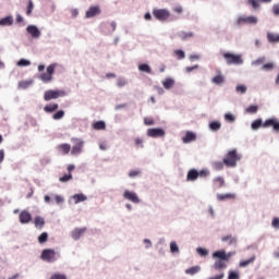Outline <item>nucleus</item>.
<instances>
[{"instance_id": "f257e3e1", "label": "nucleus", "mask_w": 279, "mask_h": 279, "mask_svg": "<svg viewBox=\"0 0 279 279\" xmlns=\"http://www.w3.org/2000/svg\"><path fill=\"white\" fill-rule=\"evenodd\" d=\"M234 254H236V252L226 253V251H217V252L213 253V257L218 258L215 262L214 267L216 269H226L228 267V265L226 263H228V260H230V258H232V256H234Z\"/></svg>"}, {"instance_id": "f03ea898", "label": "nucleus", "mask_w": 279, "mask_h": 279, "mask_svg": "<svg viewBox=\"0 0 279 279\" xmlns=\"http://www.w3.org/2000/svg\"><path fill=\"white\" fill-rule=\"evenodd\" d=\"M239 160H241V155H239L236 148H234L227 153L223 158V165H226V167L234 168Z\"/></svg>"}, {"instance_id": "7ed1b4c3", "label": "nucleus", "mask_w": 279, "mask_h": 279, "mask_svg": "<svg viewBox=\"0 0 279 279\" xmlns=\"http://www.w3.org/2000/svg\"><path fill=\"white\" fill-rule=\"evenodd\" d=\"M208 175H210V171L208 169H203L201 171H197V169L193 168L189 170L186 174V181L195 182L198 178H208Z\"/></svg>"}, {"instance_id": "20e7f679", "label": "nucleus", "mask_w": 279, "mask_h": 279, "mask_svg": "<svg viewBox=\"0 0 279 279\" xmlns=\"http://www.w3.org/2000/svg\"><path fill=\"white\" fill-rule=\"evenodd\" d=\"M44 263H56L60 258V253H56L53 248H45L40 255Z\"/></svg>"}, {"instance_id": "39448f33", "label": "nucleus", "mask_w": 279, "mask_h": 279, "mask_svg": "<svg viewBox=\"0 0 279 279\" xmlns=\"http://www.w3.org/2000/svg\"><path fill=\"white\" fill-rule=\"evenodd\" d=\"M258 17L256 15H241L236 19L235 25L241 27L242 25H257Z\"/></svg>"}, {"instance_id": "423d86ee", "label": "nucleus", "mask_w": 279, "mask_h": 279, "mask_svg": "<svg viewBox=\"0 0 279 279\" xmlns=\"http://www.w3.org/2000/svg\"><path fill=\"white\" fill-rule=\"evenodd\" d=\"M153 16H155L157 21L165 23L169 19H171V12L169 11V9H154Z\"/></svg>"}, {"instance_id": "0eeeda50", "label": "nucleus", "mask_w": 279, "mask_h": 279, "mask_svg": "<svg viewBox=\"0 0 279 279\" xmlns=\"http://www.w3.org/2000/svg\"><path fill=\"white\" fill-rule=\"evenodd\" d=\"M223 58L227 64H243V57L241 54H234L232 52H226Z\"/></svg>"}, {"instance_id": "6e6552de", "label": "nucleus", "mask_w": 279, "mask_h": 279, "mask_svg": "<svg viewBox=\"0 0 279 279\" xmlns=\"http://www.w3.org/2000/svg\"><path fill=\"white\" fill-rule=\"evenodd\" d=\"M123 199H126V202H131L132 204H141V198L138 197V194L134 191L124 190L122 194Z\"/></svg>"}, {"instance_id": "1a4fd4ad", "label": "nucleus", "mask_w": 279, "mask_h": 279, "mask_svg": "<svg viewBox=\"0 0 279 279\" xmlns=\"http://www.w3.org/2000/svg\"><path fill=\"white\" fill-rule=\"evenodd\" d=\"M72 143H74L75 145L71 149V155L80 156V154H82V149H84V142L82 141V138L72 137Z\"/></svg>"}, {"instance_id": "9d476101", "label": "nucleus", "mask_w": 279, "mask_h": 279, "mask_svg": "<svg viewBox=\"0 0 279 279\" xmlns=\"http://www.w3.org/2000/svg\"><path fill=\"white\" fill-rule=\"evenodd\" d=\"M64 95H65L64 90L49 89L45 92L44 99L45 101H51V99H58L60 97H64Z\"/></svg>"}, {"instance_id": "9b49d317", "label": "nucleus", "mask_w": 279, "mask_h": 279, "mask_svg": "<svg viewBox=\"0 0 279 279\" xmlns=\"http://www.w3.org/2000/svg\"><path fill=\"white\" fill-rule=\"evenodd\" d=\"M86 230H88L86 227H76L71 231L70 236L71 239H73V241H80V239H82V236H84V234L86 233Z\"/></svg>"}, {"instance_id": "f8f14e48", "label": "nucleus", "mask_w": 279, "mask_h": 279, "mask_svg": "<svg viewBox=\"0 0 279 279\" xmlns=\"http://www.w3.org/2000/svg\"><path fill=\"white\" fill-rule=\"evenodd\" d=\"M263 128H272L274 132L279 134V120L278 118H270L263 123Z\"/></svg>"}, {"instance_id": "ddd939ff", "label": "nucleus", "mask_w": 279, "mask_h": 279, "mask_svg": "<svg viewBox=\"0 0 279 279\" xmlns=\"http://www.w3.org/2000/svg\"><path fill=\"white\" fill-rule=\"evenodd\" d=\"M99 14H101V8H99V5L89 7L85 13V17L95 19V16H99Z\"/></svg>"}, {"instance_id": "4468645a", "label": "nucleus", "mask_w": 279, "mask_h": 279, "mask_svg": "<svg viewBox=\"0 0 279 279\" xmlns=\"http://www.w3.org/2000/svg\"><path fill=\"white\" fill-rule=\"evenodd\" d=\"M147 136H149L150 138H160L162 136H165V130L162 129H148L147 130Z\"/></svg>"}, {"instance_id": "2eb2a0df", "label": "nucleus", "mask_w": 279, "mask_h": 279, "mask_svg": "<svg viewBox=\"0 0 279 279\" xmlns=\"http://www.w3.org/2000/svg\"><path fill=\"white\" fill-rule=\"evenodd\" d=\"M27 34L32 36V38L38 39L41 36L40 29H38V26L36 25H28L26 27Z\"/></svg>"}, {"instance_id": "dca6fc26", "label": "nucleus", "mask_w": 279, "mask_h": 279, "mask_svg": "<svg viewBox=\"0 0 279 279\" xmlns=\"http://www.w3.org/2000/svg\"><path fill=\"white\" fill-rule=\"evenodd\" d=\"M20 223L27 225L29 221H32V214L27 210H23L19 215Z\"/></svg>"}, {"instance_id": "f3484780", "label": "nucleus", "mask_w": 279, "mask_h": 279, "mask_svg": "<svg viewBox=\"0 0 279 279\" xmlns=\"http://www.w3.org/2000/svg\"><path fill=\"white\" fill-rule=\"evenodd\" d=\"M14 25V17L12 15L0 19V27H10Z\"/></svg>"}, {"instance_id": "a211bd4d", "label": "nucleus", "mask_w": 279, "mask_h": 279, "mask_svg": "<svg viewBox=\"0 0 279 279\" xmlns=\"http://www.w3.org/2000/svg\"><path fill=\"white\" fill-rule=\"evenodd\" d=\"M247 5H251L253 10H258L260 3H271V0H247Z\"/></svg>"}, {"instance_id": "6ab92c4d", "label": "nucleus", "mask_w": 279, "mask_h": 279, "mask_svg": "<svg viewBox=\"0 0 279 279\" xmlns=\"http://www.w3.org/2000/svg\"><path fill=\"white\" fill-rule=\"evenodd\" d=\"M218 202H226L230 199H236V194L234 193H227V194H217Z\"/></svg>"}, {"instance_id": "aec40b11", "label": "nucleus", "mask_w": 279, "mask_h": 279, "mask_svg": "<svg viewBox=\"0 0 279 279\" xmlns=\"http://www.w3.org/2000/svg\"><path fill=\"white\" fill-rule=\"evenodd\" d=\"M163 88H166V90H171V88H173V86H175V80H173L172 77H167L165 81L161 82Z\"/></svg>"}, {"instance_id": "412c9836", "label": "nucleus", "mask_w": 279, "mask_h": 279, "mask_svg": "<svg viewBox=\"0 0 279 279\" xmlns=\"http://www.w3.org/2000/svg\"><path fill=\"white\" fill-rule=\"evenodd\" d=\"M195 138H197V135H195V133H193L191 131H187L185 133V136L182 137V142L185 144L193 143V141H195Z\"/></svg>"}, {"instance_id": "4be33fe9", "label": "nucleus", "mask_w": 279, "mask_h": 279, "mask_svg": "<svg viewBox=\"0 0 279 279\" xmlns=\"http://www.w3.org/2000/svg\"><path fill=\"white\" fill-rule=\"evenodd\" d=\"M34 223H35V228H37V230H43V228H45V218H43L40 216H36L34 219Z\"/></svg>"}, {"instance_id": "5701e85b", "label": "nucleus", "mask_w": 279, "mask_h": 279, "mask_svg": "<svg viewBox=\"0 0 279 279\" xmlns=\"http://www.w3.org/2000/svg\"><path fill=\"white\" fill-rule=\"evenodd\" d=\"M70 199L74 201V204H80L82 202H86V199H88V197L84 194H74L73 196H71Z\"/></svg>"}, {"instance_id": "b1692460", "label": "nucleus", "mask_w": 279, "mask_h": 279, "mask_svg": "<svg viewBox=\"0 0 279 279\" xmlns=\"http://www.w3.org/2000/svg\"><path fill=\"white\" fill-rule=\"evenodd\" d=\"M211 82L214 84H217V86H221V84H223V82H226V76H223V74H221L220 72L218 73V75L214 76L211 78Z\"/></svg>"}, {"instance_id": "393cba45", "label": "nucleus", "mask_w": 279, "mask_h": 279, "mask_svg": "<svg viewBox=\"0 0 279 279\" xmlns=\"http://www.w3.org/2000/svg\"><path fill=\"white\" fill-rule=\"evenodd\" d=\"M267 40L268 43L276 45L277 43H279V34L267 33Z\"/></svg>"}, {"instance_id": "a878e982", "label": "nucleus", "mask_w": 279, "mask_h": 279, "mask_svg": "<svg viewBox=\"0 0 279 279\" xmlns=\"http://www.w3.org/2000/svg\"><path fill=\"white\" fill-rule=\"evenodd\" d=\"M58 108H59L58 104H49L44 107V112L51 114V112H56Z\"/></svg>"}, {"instance_id": "bb28decb", "label": "nucleus", "mask_w": 279, "mask_h": 279, "mask_svg": "<svg viewBox=\"0 0 279 279\" xmlns=\"http://www.w3.org/2000/svg\"><path fill=\"white\" fill-rule=\"evenodd\" d=\"M226 185V180L221 177H217L214 179V186L215 189H221Z\"/></svg>"}, {"instance_id": "cd10ccee", "label": "nucleus", "mask_w": 279, "mask_h": 279, "mask_svg": "<svg viewBox=\"0 0 279 279\" xmlns=\"http://www.w3.org/2000/svg\"><path fill=\"white\" fill-rule=\"evenodd\" d=\"M201 269L202 268L199 266H194V267L185 269V274L187 276H195V274H199Z\"/></svg>"}, {"instance_id": "c85d7f7f", "label": "nucleus", "mask_w": 279, "mask_h": 279, "mask_svg": "<svg viewBox=\"0 0 279 279\" xmlns=\"http://www.w3.org/2000/svg\"><path fill=\"white\" fill-rule=\"evenodd\" d=\"M138 71H141L142 73H148L149 75H151V66H149V64L147 63L140 64Z\"/></svg>"}, {"instance_id": "c756f323", "label": "nucleus", "mask_w": 279, "mask_h": 279, "mask_svg": "<svg viewBox=\"0 0 279 279\" xmlns=\"http://www.w3.org/2000/svg\"><path fill=\"white\" fill-rule=\"evenodd\" d=\"M170 252L171 254H180V246H178V242L172 241L170 243Z\"/></svg>"}, {"instance_id": "7c9ffc66", "label": "nucleus", "mask_w": 279, "mask_h": 279, "mask_svg": "<svg viewBox=\"0 0 279 279\" xmlns=\"http://www.w3.org/2000/svg\"><path fill=\"white\" fill-rule=\"evenodd\" d=\"M32 84H34V81H21L19 83V88L26 90V88H29Z\"/></svg>"}, {"instance_id": "2f4dec72", "label": "nucleus", "mask_w": 279, "mask_h": 279, "mask_svg": "<svg viewBox=\"0 0 279 279\" xmlns=\"http://www.w3.org/2000/svg\"><path fill=\"white\" fill-rule=\"evenodd\" d=\"M179 38H181V40H189V38H193V32H181L179 33Z\"/></svg>"}, {"instance_id": "473e14b6", "label": "nucleus", "mask_w": 279, "mask_h": 279, "mask_svg": "<svg viewBox=\"0 0 279 279\" xmlns=\"http://www.w3.org/2000/svg\"><path fill=\"white\" fill-rule=\"evenodd\" d=\"M221 241H223V243L229 241V245H236V238H233L232 235H226L221 239Z\"/></svg>"}, {"instance_id": "72a5a7b5", "label": "nucleus", "mask_w": 279, "mask_h": 279, "mask_svg": "<svg viewBox=\"0 0 279 279\" xmlns=\"http://www.w3.org/2000/svg\"><path fill=\"white\" fill-rule=\"evenodd\" d=\"M251 128H252V130H258V129L263 128V120L257 119V120L253 121L251 124Z\"/></svg>"}, {"instance_id": "f704fd0d", "label": "nucleus", "mask_w": 279, "mask_h": 279, "mask_svg": "<svg viewBox=\"0 0 279 279\" xmlns=\"http://www.w3.org/2000/svg\"><path fill=\"white\" fill-rule=\"evenodd\" d=\"M51 78H52L51 74H48V73H43V74L39 76V80H40L41 82H44L45 84L51 82Z\"/></svg>"}, {"instance_id": "c9c22d12", "label": "nucleus", "mask_w": 279, "mask_h": 279, "mask_svg": "<svg viewBox=\"0 0 279 279\" xmlns=\"http://www.w3.org/2000/svg\"><path fill=\"white\" fill-rule=\"evenodd\" d=\"M210 130L213 132H218V130H221V122L219 121H214L210 123Z\"/></svg>"}, {"instance_id": "e433bc0d", "label": "nucleus", "mask_w": 279, "mask_h": 279, "mask_svg": "<svg viewBox=\"0 0 279 279\" xmlns=\"http://www.w3.org/2000/svg\"><path fill=\"white\" fill-rule=\"evenodd\" d=\"M31 65H32V61L27 59H20L16 63V66H31Z\"/></svg>"}, {"instance_id": "4c0bfd02", "label": "nucleus", "mask_w": 279, "mask_h": 279, "mask_svg": "<svg viewBox=\"0 0 279 279\" xmlns=\"http://www.w3.org/2000/svg\"><path fill=\"white\" fill-rule=\"evenodd\" d=\"M52 119L54 121H60L61 119H64V110H59L57 111L53 116Z\"/></svg>"}, {"instance_id": "58836bf2", "label": "nucleus", "mask_w": 279, "mask_h": 279, "mask_svg": "<svg viewBox=\"0 0 279 279\" xmlns=\"http://www.w3.org/2000/svg\"><path fill=\"white\" fill-rule=\"evenodd\" d=\"M48 239H49V233L43 232V233L38 236V243H40V244L47 243Z\"/></svg>"}, {"instance_id": "ea45409f", "label": "nucleus", "mask_w": 279, "mask_h": 279, "mask_svg": "<svg viewBox=\"0 0 279 279\" xmlns=\"http://www.w3.org/2000/svg\"><path fill=\"white\" fill-rule=\"evenodd\" d=\"M245 112H247V114H256V112H258V106L252 105L245 109Z\"/></svg>"}, {"instance_id": "a19ab883", "label": "nucleus", "mask_w": 279, "mask_h": 279, "mask_svg": "<svg viewBox=\"0 0 279 279\" xmlns=\"http://www.w3.org/2000/svg\"><path fill=\"white\" fill-rule=\"evenodd\" d=\"M94 130H104L106 128V122L97 121L93 124Z\"/></svg>"}, {"instance_id": "79ce46f5", "label": "nucleus", "mask_w": 279, "mask_h": 279, "mask_svg": "<svg viewBox=\"0 0 279 279\" xmlns=\"http://www.w3.org/2000/svg\"><path fill=\"white\" fill-rule=\"evenodd\" d=\"M141 173H142L141 169L131 170L129 172V178H132V179L138 178L141 175Z\"/></svg>"}, {"instance_id": "37998d69", "label": "nucleus", "mask_w": 279, "mask_h": 279, "mask_svg": "<svg viewBox=\"0 0 279 279\" xmlns=\"http://www.w3.org/2000/svg\"><path fill=\"white\" fill-rule=\"evenodd\" d=\"M59 149H61V151H63V154H69V151H71V145L70 144H61L59 146Z\"/></svg>"}, {"instance_id": "c03bdc74", "label": "nucleus", "mask_w": 279, "mask_h": 279, "mask_svg": "<svg viewBox=\"0 0 279 279\" xmlns=\"http://www.w3.org/2000/svg\"><path fill=\"white\" fill-rule=\"evenodd\" d=\"M225 121H228V123H234V121H236V118L232 113H226Z\"/></svg>"}, {"instance_id": "a18cd8bd", "label": "nucleus", "mask_w": 279, "mask_h": 279, "mask_svg": "<svg viewBox=\"0 0 279 279\" xmlns=\"http://www.w3.org/2000/svg\"><path fill=\"white\" fill-rule=\"evenodd\" d=\"M178 60H184L186 58V53L183 50H174Z\"/></svg>"}, {"instance_id": "49530a36", "label": "nucleus", "mask_w": 279, "mask_h": 279, "mask_svg": "<svg viewBox=\"0 0 279 279\" xmlns=\"http://www.w3.org/2000/svg\"><path fill=\"white\" fill-rule=\"evenodd\" d=\"M117 86L119 88H123V86H128V81H125V78H123V77H119L117 80Z\"/></svg>"}, {"instance_id": "de8ad7c7", "label": "nucleus", "mask_w": 279, "mask_h": 279, "mask_svg": "<svg viewBox=\"0 0 279 279\" xmlns=\"http://www.w3.org/2000/svg\"><path fill=\"white\" fill-rule=\"evenodd\" d=\"M236 93H240L241 95H245L247 93V87L245 85H238L235 87Z\"/></svg>"}, {"instance_id": "09e8293b", "label": "nucleus", "mask_w": 279, "mask_h": 279, "mask_svg": "<svg viewBox=\"0 0 279 279\" xmlns=\"http://www.w3.org/2000/svg\"><path fill=\"white\" fill-rule=\"evenodd\" d=\"M50 196L51 197H54V202H56V204H64V197H62L61 195H58V194H56V195H53V194H50Z\"/></svg>"}, {"instance_id": "8fccbe9b", "label": "nucleus", "mask_w": 279, "mask_h": 279, "mask_svg": "<svg viewBox=\"0 0 279 279\" xmlns=\"http://www.w3.org/2000/svg\"><path fill=\"white\" fill-rule=\"evenodd\" d=\"M69 180H73V174H71V172L59 178V181L63 183L69 182Z\"/></svg>"}, {"instance_id": "3c124183", "label": "nucleus", "mask_w": 279, "mask_h": 279, "mask_svg": "<svg viewBox=\"0 0 279 279\" xmlns=\"http://www.w3.org/2000/svg\"><path fill=\"white\" fill-rule=\"evenodd\" d=\"M223 165H226V163H223V161L222 162L216 161L213 163V167H214V169H216V171H221V169H223Z\"/></svg>"}, {"instance_id": "603ef678", "label": "nucleus", "mask_w": 279, "mask_h": 279, "mask_svg": "<svg viewBox=\"0 0 279 279\" xmlns=\"http://www.w3.org/2000/svg\"><path fill=\"white\" fill-rule=\"evenodd\" d=\"M33 11H34V2L32 0H29L28 5H27V10H26V15L31 16Z\"/></svg>"}, {"instance_id": "864d4df0", "label": "nucleus", "mask_w": 279, "mask_h": 279, "mask_svg": "<svg viewBox=\"0 0 279 279\" xmlns=\"http://www.w3.org/2000/svg\"><path fill=\"white\" fill-rule=\"evenodd\" d=\"M196 252H197V254H199V256H203V257L208 256V250H206V248L197 247Z\"/></svg>"}, {"instance_id": "5fc2aeb1", "label": "nucleus", "mask_w": 279, "mask_h": 279, "mask_svg": "<svg viewBox=\"0 0 279 279\" xmlns=\"http://www.w3.org/2000/svg\"><path fill=\"white\" fill-rule=\"evenodd\" d=\"M197 69H199V65L198 64H195L193 66H186L185 68V72L186 73H193V71H197Z\"/></svg>"}, {"instance_id": "6e6d98bb", "label": "nucleus", "mask_w": 279, "mask_h": 279, "mask_svg": "<svg viewBox=\"0 0 279 279\" xmlns=\"http://www.w3.org/2000/svg\"><path fill=\"white\" fill-rule=\"evenodd\" d=\"M54 71H56V64H50L48 68H47V73H48V75H53V73H54Z\"/></svg>"}, {"instance_id": "4d7b16f0", "label": "nucleus", "mask_w": 279, "mask_h": 279, "mask_svg": "<svg viewBox=\"0 0 279 279\" xmlns=\"http://www.w3.org/2000/svg\"><path fill=\"white\" fill-rule=\"evenodd\" d=\"M251 263H254V257H252L247 260L241 262L240 267H247V265H251Z\"/></svg>"}, {"instance_id": "13d9d810", "label": "nucleus", "mask_w": 279, "mask_h": 279, "mask_svg": "<svg viewBox=\"0 0 279 279\" xmlns=\"http://www.w3.org/2000/svg\"><path fill=\"white\" fill-rule=\"evenodd\" d=\"M239 272L238 271H230L228 279H239Z\"/></svg>"}, {"instance_id": "bf43d9fd", "label": "nucleus", "mask_w": 279, "mask_h": 279, "mask_svg": "<svg viewBox=\"0 0 279 279\" xmlns=\"http://www.w3.org/2000/svg\"><path fill=\"white\" fill-rule=\"evenodd\" d=\"M263 71H271L274 69V63H266L262 66Z\"/></svg>"}, {"instance_id": "052dcab7", "label": "nucleus", "mask_w": 279, "mask_h": 279, "mask_svg": "<svg viewBox=\"0 0 279 279\" xmlns=\"http://www.w3.org/2000/svg\"><path fill=\"white\" fill-rule=\"evenodd\" d=\"M272 14H275V16H279V3L278 4H274V7H272Z\"/></svg>"}, {"instance_id": "680f3d73", "label": "nucleus", "mask_w": 279, "mask_h": 279, "mask_svg": "<svg viewBox=\"0 0 279 279\" xmlns=\"http://www.w3.org/2000/svg\"><path fill=\"white\" fill-rule=\"evenodd\" d=\"M144 243H145V245H146V246H145L146 250H149V247H151V245H153V244H151V240H149V239H144Z\"/></svg>"}, {"instance_id": "e2e57ef3", "label": "nucleus", "mask_w": 279, "mask_h": 279, "mask_svg": "<svg viewBox=\"0 0 279 279\" xmlns=\"http://www.w3.org/2000/svg\"><path fill=\"white\" fill-rule=\"evenodd\" d=\"M272 228H277V229H279V218H275V219H272Z\"/></svg>"}, {"instance_id": "0e129e2a", "label": "nucleus", "mask_w": 279, "mask_h": 279, "mask_svg": "<svg viewBox=\"0 0 279 279\" xmlns=\"http://www.w3.org/2000/svg\"><path fill=\"white\" fill-rule=\"evenodd\" d=\"M155 88H156L158 95H165V88H162V87H160V86H157V87H155Z\"/></svg>"}, {"instance_id": "69168bd1", "label": "nucleus", "mask_w": 279, "mask_h": 279, "mask_svg": "<svg viewBox=\"0 0 279 279\" xmlns=\"http://www.w3.org/2000/svg\"><path fill=\"white\" fill-rule=\"evenodd\" d=\"M135 145H141V147L143 148V140L141 137H136L135 138Z\"/></svg>"}, {"instance_id": "338daca9", "label": "nucleus", "mask_w": 279, "mask_h": 279, "mask_svg": "<svg viewBox=\"0 0 279 279\" xmlns=\"http://www.w3.org/2000/svg\"><path fill=\"white\" fill-rule=\"evenodd\" d=\"M198 59H199V56H198V54H191V56H190L191 62H195V60H198Z\"/></svg>"}, {"instance_id": "774afa93", "label": "nucleus", "mask_w": 279, "mask_h": 279, "mask_svg": "<svg viewBox=\"0 0 279 279\" xmlns=\"http://www.w3.org/2000/svg\"><path fill=\"white\" fill-rule=\"evenodd\" d=\"M223 271H220L218 276H214L210 279H223Z\"/></svg>"}]
</instances>
